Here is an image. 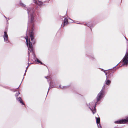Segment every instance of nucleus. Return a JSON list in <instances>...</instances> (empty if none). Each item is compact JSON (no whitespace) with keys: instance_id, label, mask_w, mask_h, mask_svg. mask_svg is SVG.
I'll list each match as a JSON object with an SVG mask.
<instances>
[{"instance_id":"1","label":"nucleus","mask_w":128,"mask_h":128,"mask_svg":"<svg viewBox=\"0 0 128 128\" xmlns=\"http://www.w3.org/2000/svg\"><path fill=\"white\" fill-rule=\"evenodd\" d=\"M28 12V15H30V16L29 18V20L28 22V27L31 26H32L33 25L34 17L32 15V13H34V11L31 8H27Z\"/></svg>"},{"instance_id":"2","label":"nucleus","mask_w":128,"mask_h":128,"mask_svg":"<svg viewBox=\"0 0 128 128\" xmlns=\"http://www.w3.org/2000/svg\"><path fill=\"white\" fill-rule=\"evenodd\" d=\"M128 122V117L126 119H122L119 121L115 122V123L118 124H124Z\"/></svg>"},{"instance_id":"3","label":"nucleus","mask_w":128,"mask_h":128,"mask_svg":"<svg viewBox=\"0 0 128 128\" xmlns=\"http://www.w3.org/2000/svg\"><path fill=\"white\" fill-rule=\"evenodd\" d=\"M25 39L26 41V44L29 48H32V44L31 42H30V39H28V37H26Z\"/></svg>"},{"instance_id":"4","label":"nucleus","mask_w":128,"mask_h":128,"mask_svg":"<svg viewBox=\"0 0 128 128\" xmlns=\"http://www.w3.org/2000/svg\"><path fill=\"white\" fill-rule=\"evenodd\" d=\"M123 62L124 65L128 64V54L126 53V54L123 58Z\"/></svg>"},{"instance_id":"5","label":"nucleus","mask_w":128,"mask_h":128,"mask_svg":"<svg viewBox=\"0 0 128 128\" xmlns=\"http://www.w3.org/2000/svg\"><path fill=\"white\" fill-rule=\"evenodd\" d=\"M29 35L30 38L32 42L34 44L35 42V41L34 40V33L31 30L30 32L29 33Z\"/></svg>"},{"instance_id":"6","label":"nucleus","mask_w":128,"mask_h":128,"mask_svg":"<svg viewBox=\"0 0 128 128\" xmlns=\"http://www.w3.org/2000/svg\"><path fill=\"white\" fill-rule=\"evenodd\" d=\"M4 41L7 42H8V37L7 33V31L6 30L4 32Z\"/></svg>"},{"instance_id":"7","label":"nucleus","mask_w":128,"mask_h":128,"mask_svg":"<svg viewBox=\"0 0 128 128\" xmlns=\"http://www.w3.org/2000/svg\"><path fill=\"white\" fill-rule=\"evenodd\" d=\"M102 93L103 91L102 90L100 91L99 93L98 94L97 97V102H98L102 98Z\"/></svg>"},{"instance_id":"8","label":"nucleus","mask_w":128,"mask_h":128,"mask_svg":"<svg viewBox=\"0 0 128 128\" xmlns=\"http://www.w3.org/2000/svg\"><path fill=\"white\" fill-rule=\"evenodd\" d=\"M33 2L36 5H40L42 4V2L38 1V2L36 1L35 0H33Z\"/></svg>"},{"instance_id":"9","label":"nucleus","mask_w":128,"mask_h":128,"mask_svg":"<svg viewBox=\"0 0 128 128\" xmlns=\"http://www.w3.org/2000/svg\"><path fill=\"white\" fill-rule=\"evenodd\" d=\"M68 23V20L66 18L64 19V26L66 25Z\"/></svg>"},{"instance_id":"10","label":"nucleus","mask_w":128,"mask_h":128,"mask_svg":"<svg viewBox=\"0 0 128 128\" xmlns=\"http://www.w3.org/2000/svg\"><path fill=\"white\" fill-rule=\"evenodd\" d=\"M16 100H17L19 101L22 104H24L22 102V99H21V98L19 97V98H17Z\"/></svg>"},{"instance_id":"11","label":"nucleus","mask_w":128,"mask_h":128,"mask_svg":"<svg viewBox=\"0 0 128 128\" xmlns=\"http://www.w3.org/2000/svg\"><path fill=\"white\" fill-rule=\"evenodd\" d=\"M96 122L97 124H99L100 122V119L99 118H96Z\"/></svg>"},{"instance_id":"12","label":"nucleus","mask_w":128,"mask_h":128,"mask_svg":"<svg viewBox=\"0 0 128 128\" xmlns=\"http://www.w3.org/2000/svg\"><path fill=\"white\" fill-rule=\"evenodd\" d=\"M110 83V81L109 80H108L106 81V84L108 85Z\"/></svg>"},{"instance_id":"13","label":"nucleus","mask_w":128,"mask_h":128,"mask_svg":"<svg viewBox=\"0 0 128 128\" xmlns=\"http://www.w3.org/2000/svg\"><path fill=\"white\" fill-rule=\"evenodd\" d=\"M36 61L37 62L40 63L42 64V63L41 62H40V61L38 58H36Z\"/></svg>"},{"instance_id":"14","label":"nucleus","mask_w":128,"mask_h":128,"mask_svg":"<svg viewBox=\"0 0 128 128\" xmlns=\"http://www.w3.org/2000/svg\"><path fill=\"white\" fill-rule=\"evenodd\" d=\"M90 109L92 110V112L94 114L96 112V110L94 108V110H92L91 109Z\"/></svg>"},{"instance_id":"15","label":"nucleus","mask_w":128,"mask_h":128,"mask_svg":"<svg viewBox=\"0 0 128 128\" xmlns=\"http://www.w3.org/2000/svg\"><path fill=\"white\" fill-rule=\"evenodd\" d=\"M20 94V92H18L16 93V96H18V94Z\"/></svg>"},{"instance_id":"16","label":"nucleus","mask_w":128,"mask_h":128,"mask_svg":"<svg viewBox=\"0 0 128 128\" xmlns=\"http://www.w3.org/2000/svg\"><path fill=\"white\" fill-rule=\"evenodd\" d=\"M20 4L21 6H25V5L23 4L22 3H20Z\"/></svg>"},{"instance_id":"17","label":"nucleus","mask_w":128,"mask_h":128,"mask_svg":"<svg viewBox=\"0 0 128 128\" xmlns=\"http://www.w3.org/2000/svg\"><path fill=\"white\" fill-rule=\"evenodd\" d=\"M28 50L30 51H33L32 48H28Z\"/></svg>"},{"instance_id":"18","label":"nucleus","mask_w":128,"mask_h":128,"mask_svg":"<svg viewBox=\"0 0 128 128\" xmlns=\"http://www.w3.org/2000/svg\"><path fill=\"white\" fill-rule=\"evenodd\" d=\"M60 87L61 88H64V87L62 86H60Z\"/></svg>"},{"instance_id":"19","label":"nucleus","mask_w":128,"mask_h":128,"mask_svg":"<svg viewBox=\"0 0 128 128\" xmlns=\"http://www.w3.org/2000/svg\"><path fill=\"white\" fill-rule=\"evenodd\" d=\"M104 86L103 87V88H104Z\"/></svg>"},{"instance_id":"20","label":"nucleus","mask_w":128,"mask_h":128,"mask_svg":"<svg viewBox=\"0 0 128 128\" xmlns=\"http://www.w3.org/2000/svg\"><path fill=\"white\" fill-rule=\"evenodd\" d=\"M96 104H95V105H96Z\"/></svg>"}]
</instances>
